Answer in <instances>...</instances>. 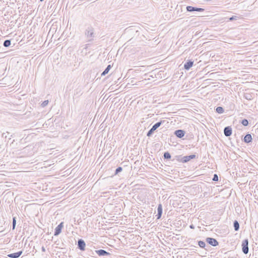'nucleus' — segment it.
<instances>
[{
  "label": "nucleus",
  "mask_w": 258,
  "mask_h": 258,
  "mask_svg": "<svg viewBox=\"0 0 258 258\" xmlns=\"http://www.w3.org/2000/svg\"><path fill=\"white\" fill-rule=\"evenodd\" d=\"M85 34L86 37L88 39V42L92 41L95 37L93 28L92 27L88 28L85 31Z\"/></svg>",
  "instance_id": "f257e3e1"
},
{
  "label": "nucleus",
  "mask_w": 258,
  "mask_h": 258,
  "mask_svg": "<svg viewBox=\"0 0 258 258\" xmlns=\"http://www.w3.org/2000/svg\"><path fill=\"white\" fill-rule=\"evenodd\" d=\"M242 251L244 254H247L248 252V240L245 239L242 242Z\"/></svg>",
  "instance_id": "f03ea898"
},
{
  "label": "nucleus",
  "mask_w": 258,
  "mask_h": 258,
  "mask_svg": "<svg viewBox=\"0 0 258 258\" xmlns=\"http://www.w3.org/2000/svg\"><path fill=\"white\" fill-rule=\"evenodd\" d=\"M206 242L213 246H217L219 244V242L216 239L211 237H207Z\"/></svg>",
  "instance_id": "7ed1b4c3"
},
{
  "label": "nucleus",
  "mask_w": 258,
  "mask_h": 258,
  "mask_svg": "<svg viewBox=\"0 0 258 258\" xmlns=\"http://www.w3.org/2000/svg\"><path fill=\"white\" fill-rule=\"evenodd\" d=\"M78 248L82 251L85 250L86 243L84 240L82 239H79L78 241L77 244Z\"/></svg>",
  "instance_id": "20e7f679"
},
{
  "label": "nucleus",
  "mask_w": 258,
  "mask_h": 258,
  "mask_svg": "<svg viewBox=\"0 0 258 258\" xmlns=\"http://www.w3.org/2000/svg\"><path fill=\"white\" fill-rule=\"evenodd\" d=\"M63 227V222H61L54 229V236L58 235L61 232L62 228Z\"/></svg>",
  "instance_id": "39448f33"
},
{
  "label": "nucleus",
  "mask_w": 258,
  "mask_h": 258,
  "mask_svg": "<svg viewBox=\"0 0 258 258\" xmlns=\"http://www.w3.org/2000/svg\"><path fill=\"white\" fill-rule=\"evenodd\" d=\"M195 158H198V156H197L196 155L194 154V155H189V156H183V161H182V163H186L187 162H188L189 161H190L191 159H195Z\"/></svg>",
  "instance_id": "423d86ee"
},
{
  "label": "nucleus",
  "mask_w": 258,
  "mask_h": 258,
  "mask_svg": "<svg viewBox=\"0 0 258 258\" xmlns=\"http://www.w3.org/2000/svg\"><path fill=\"white\" fill-rule=\"evenodd\" d=\"M96 253L100 256L110 255V253L104 249L95 250Z\"/></svg>",
  "instance_id": "0eeeda50"
},
{
  "label": "nucleus",
  "mask_w": 258,
  "mask_h": 258,
  "mask_svg": "<svg viewBox=\"0 0 258 258\" xmlns=\"http://www.w3.org/2000/svg\"><path fill=\"white\" fill-rule=\"evenodd\" d=\"M185 132L182 130H177L174 132V135L179 138H183L185 135Z\"/></svg>",
  "instance_id": "6e6552de"
},
{
  "label": "nucleus",
  "mask_w": 258,
  "mask_h": 258,
  "mask_svg": "<svg viewBox=\"0 0 258 258\" xmlns=\"http://www.w3.org/2000/svg\"><path fill=\"white\" fill-rule=\"evenodd\" d=\"M232 128L229 126H226L224 129V134L226 137H229L232 135Z\"/></svg>",
  "instance_id": "1a4fd4ad"
},
{
  "label": "nucleus",
  "mask_w": 258,
  "mask_h": 258,
  "mask_svg": "<svg viewBox=\"0 0 258 258\" xmlns=\"http://www.w3.org/2000/svg\"><path fill=\"white\" fill-rule=\"evenodd\" d=\"M23 251L22 250L18 251L17 252L12 253L8 254V256L9 257L11 258H18L21 256V255L22 254Z\"/></svg>",
  "instance_id": "9d476101"
},
{
  "label": "nucleus",
  "mask_w": 258,
  "mask_h": 258,
  "mask_svg": "<svg viewBox=\"0 0 258 258\" xmlns=\"http://www.w3.org/2000/svg\"><path fill=\"white\" fill-rule=\"evenodd\" d=\"M194 64V61L191 60H188L184 64V68L186 70H188L190 68L192 67Z\"/></svg>",
  "instance_id": "9b49d317"
},
{
  "label": "nucleus",
  "mask_w": 258,
  "mask_h": 258,
  "mask_svg": "<svg viewBox=\"0 0 258 258\" xmlns=\"http://www.w3.org/2000/svg\"><path fill=\"white\" fill-rule=\"evenodd\" d=\"M162 206L161 204H159L157 208V219H159L161 218L162 214Z\"/></svg>",
  "instance_id": "f8f14e48"
},
{
  "label": "nucleus",
  "mask_w": 258,
  "mask_h": 258,
  "mask_svg": "<svg viewBox=\"0 0 258 258\" xmlns=\"http://www.w3.org/2000/svg\"><path fill=\"white\" fill-rule=\"evenodd\" d=\"M252 137L250 134H246L243 139V141L246 143H249L251 142Z\"/></svg>",
  "instance_id": "ddd939ff"
},
{
  "label": "nucleus",
  "mask_w": 258,
  "mask_h": 258,
  "mask_svg": "<svg viewBox=\"0 0 258 258\" xmlns=\"http://www.w3.org/2000/svg\"><path fill=\"white\" fill-rule=\"evenodd\" d=\"M165 122L164 120H161L159 122H156L155 124H154L152 128L154 129V131H155L156 129H157L162 124H163Z\"/></svg>",
  "instance_id": "4468645a"
},
{
  "label": "nucleus",
  "mask_w": 258,
  "mask_h": 258,
  "mask_svg": "<svg viewBox=\"0 0 258 258\" xmlns=\"http://www.w3.org/2000/svg\"><path fill=\"white\" fill-rule=\"evenodd\" d=\"M111 67H112L110 64L108 65L107 67L105 69V70L102 73L101 76H105L106 74H107L108 73L109 71H110V70L111 69Z\"/></svg>",
  "instance_id": "2eb2a0df"
},
{
  "label": "nucleus",
  "mask_w": 258,
  "mask_h": 258,
  "mask_svg": "<svg viewBox=\"0 0 258 258\" xmlns=\"http://www.w3.org/2000/svg\"><path fill=\"white\" fill-rule=\"evenodd\" d=\"M183 157L182 155H176L175 156L173 159H172V161H173L175 160H176L177 161L180 162L182 163L183 161Z\"/></svg>",
  "instance_id": "dca6fc26"
},
{
  "label": "nucleus",
  "mask_w": 258,
  "mask_h": 258,
  "mask_svg": "<svg viewBox=\"0 0 258 258\" xmlns=\"http://www.w3.org/2000/svg\"><path fill=\"white\" fill-rule=\"evenodd\" d=\"M233 226L235 231H238L239 229V224L237 220H235L233 222Z\"/></svg>",
  "instance_id": "f3484780"
},
{
  "label": "nucleus",
  "mask_w": 258,
  "mask_h": 258,
  "mask_svg": "<svg viewBox=\"0 0 258 258\" xmlns=\"http://www.w3.org/2000/svg\"><path fill=\"white\" fill-rule=\"evenodd\" d=\"M186 9L187 12H189L196 11V7H194L190 6H187Z\"/></svg>",
  "instance_id": "a211bd4d"
},
{
  "label": "nucleus",
  "mask_w": 258,
  "mask_h": 258,
  "mask_svg": "<svg viewBox=\"0 0 258 258\" xmlns=\"http://www.w3.org/2000/svg\"><path fill=\"white\" fill-rule=\"evenodd\" d=\"M163 157L164 159L169 160L171 159V156L168 152L164 153Z\"/></svg>",
  "instance_id": "6ab92c4d"
},
{
  "label": "nucleus",
  "mask_w": 258,
  "mask_h": 258,
  "mask_svg": "<svg viewBox=\"0 0 258 258\" xmlns=\"http://www.w3.org/2000/svg\"><path fill=\"white\" fill-rule=\"evenodd\" d=\"M216 111L217 113L219 114H222L224 112L223 108L221 106L217 107L216 109Z\"/></svg>",
  "instance_id": "aec40b11"
},
{
  "label": "nucleus",
  "mask_w": 258,
  "mask_h": 258,
  "mask_svg": "<svg viewBox=\"0 0 258 258\" xmlns=\"http://www.w3.org/2000/svg\"><path fill=\"white\" fill-rule=\"evenodd\" d=\"M11 44V40L8 39L4 41L3 45L6 47H8L10 46Z\"/></svg>",
  "instance_id": "412c9836"
},
{
  "label": "nucleus",
  "mask_w": 258,
  "mask_h": 258,
  "mask_svg": "<svg viewBox=\"0 0 258 258\" xmlns=\"http://www.w3.org/2000/svg\"><path fill=\"white\" fill-rule=\"evenodd\" d=\"M198 245L201 248H205L206 246V243L203 241H199L198 242Z\"/></svg>",
  "instance_id": "4be33fe9"
},
{
  "label": "nucleus",
  "mask_w": 258,
  "mask_h": 258,
  "mask_svg": "<svg viewBox=\"0 0 258 258\" xmlns=\"http://www.w3.org/2000/svg\"><path fill=\"white\" fill-rule=\"evenodd\" d=\"M241 123L243 126H247L248 124V121L247 120V119H244L242 120Z\"/></svg>",
  "instance_id": "5701e85b"
},
{
  "label": "nucleus",
  "mask_w": 258,
  "mask_h": 258,
  "mask_svg": "<svg viewBox=\"0 0 258 258\" xmlns=\"http://www.w3.org/2000/svg\"><path fill=\"white\" fill-rule=\"evenodd\" d=\"M16 225V218H13V222H12V229L13 230L15 229Z\"/></svg>",
  "instance_id": "b1692460"
},
{
  "label": "nucleus",
  "mask_w": 258,
  "mask_h": 258,
  "mask_svg": "<svg viewBox=\"0 0 258 258\" xmlns=\"http://www.w3.org/2000/svg\"><path fill=\"white\" fill-rule=\"evenodd\" d=\"M155 131L154 130L153 128H151L147 133V136L148 137H150L151 136V135L153 134L154 132Z\"/></svg>",
  "instance_id": "393cba45"
},
{
  "label": "nucleus",
  "mask_w": 258,
  "mask_h": 258,
  "mask_svg": "<svg viewBox=\"0 0 258 258\" xmlns=\"http://www.w3.org/2000/svg\"><path fill=\"white\" fill-rule=\"evenodd\" d=\"M122 168L121 167H117L115 170V174H117L118 173H119V172L122 171Z\"/></svg>",
  "instance_id": "a878e982"
},
{
  "label": "nucleus",
  "mask_w": 258,
  "mask_h": 258,
  "mask_svg": "<svg viewBox=\"0 0 258 258\" xmlns=\"http://www.w3.org/2000/svg\"><path fill=\"white\" fill-rule=\"evenodd\" d=\"M48 103V100H45L44 101L42 104H41V106L44 107H45Z\"/></svg>",
  "instance_id": "bb28decb"
},
{
  "label": "nucleus",
  "mask_w": 258,
  "mask_h": 258,
  "mask_svg": "<svg viewBox=\"0 0 258 258\" xmlns=\"http://www.w3.org/2000/svg\"><path fill=\"white\" fill-rule=\"evenodd\" d=\"M212 180L214 181H218V176L217 175V174H215L214 175Z\"/></svg>",
  "instance_id": "cd10ccee"
},
{
  "label": "nucleus",
  "mask_w": 258,
  "mask_h": 258,
  "mask_svg": "<svg viewBox=\"0 0 258 258\" xmlns=\"http://www.w3.org/2000/svg\"><path fill=\"white\" fill-rule=\"evenodd\" d=\"M237 18V16H233L231 17H230L229 19V21H232L233 20H236Z\"/></svg>",
  "instance_id": "c85d7f7f"
},
{
  "label": "nucleus",
  "mask_w": 258,
  "mask_h": 258,
  "mask_svg": "<svg viewBox=\"0 0 258 258\" xmlns=\"http://www.w3.org/2000/svg\"><path fill=\"white\" fill-rule=\"evenodd\" d=\"M204 11V9L200 8H196V11L197 12H203Z\"/></svg>",
  "instance_id": "c756f323"
},
{
  "label": "nucleus",
  "mask_w": 258,
  "mask_h": 258,
  "mask_svg": "<svg viewBox=\"0 0 258 258\" xmlns=\"http://www.w3.org/2000/svg\"><path fill=\"white\" fill-rule=\"evenodd\" d=\"M190 228L191 229H195V226L193 224H191L189 226Z\"/></svg>",
  "instance_id": "7c9ffc66"
},
{
  "label": "nucleus",
  "mask_w": 258,
  "mask_h": 258,
  "mask_svg": "<svg viewBox=\"0 0 258 258\" xmlns=\"http://www.w3.org/2000/svg\"><path fill=\"white\" fill-rule=\"evenodd\" d=\"M41 250L43 252H45V248L44 246H42L41 248Z\"/></svg>",
  "instance_id": "2f4dec72"
},
{
  "label": "nucleus",
  "mask_w": 258,
  "mask_h": 258,
  "mask_svg": "<svg viewBox=\"0 0 258 258\" xmlns=\"http://www.w3.org/2000/svg\"><path fill=\"white\" fill-rule=\"evenodd\" d=\"M88 45V44H86V47H85V48H87Z\"/></svg>",
  "instance_id": "473e14b6"
},
{
  "label": "nucleus",
  "mask_w": 258,
  "mask_h": 258,
  "mask_svg": "<svg viewBox=\"0 0 258 258\" xmlns=\"http://www.w3.org/2000/svg\"><path fill=\"white\" fill-rule=\"evenodd\" d=\"M44 0H40V2H43Z\"/></svg>",
  "instance_id": "72a5a7b5"
},
{
  "label": "nucleus",
  "mask_w": 258,
  "mask_h": 258,
  "mask_svg": "<svg viewBox=\"0 0 258 258\" xmlns=\"http://www.w3.org/2000/svg\"><path fill=\"white\" fill-rule=\"evenodd\" d=\"M257 139L258 140V136H257Z\"/></svg>",
  "instance_id": "f704fd0d"
}]
</instances>
